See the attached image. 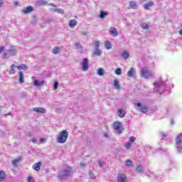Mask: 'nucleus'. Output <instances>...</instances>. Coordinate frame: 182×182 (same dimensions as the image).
<instances>
[{
  "label": "nucleus",
  "mask_w": 182,
  "mask_h": 182,
  "mask_svg": "<svg viewBox=\"0 0 182 182\" xmlns=\"http://www.w3.org/2000/svg\"><path fill=\"white\" fill-rule=\"evenodd\" d=\"M68 137H69V133L68 132V130H63L57 136V142L63 144V143H66Z\"/></svg>",
  "instance_id": "f257e3e1"
},
{
  "label": "nucleus",
  "mask_w": 182,
  "mask_h": 182,
  "mask_svg": "<svg viewBox=\"0 0 182 182\" xmlns=\"http://www.w3.org/2000/svg\"><path fill=\"white\" fill-rule=\"evenodd\" d=\"M154 93H163L166 84L164 83V82L159 80L154 82Z\"/></svg>",
  "instance_id": "f03ea898"
},
{
  "label": "nucleus",
  "mask_w": 182,
  "mask_h": 182,
  "mask_svg": "<svg viewBox=\"0 0 182 182\" xmlns=\"http://www.w3.org/2000/svg\"><path fill=\"white\" fill-rule=\"evenodd\" d=\"M70 174H72V168L68 167L59 173L58 178L63 181L68 180V178L70 176Z\"/></svg>",
  "instance_id": "7ed1b4c3"
},
{
  "label": "nucleus",
  "mask_w": 182,
  "mask_h": 182,
  "mask_svg": "<svg viewBox=\"0 0 182 182\" xmlns=\"http://www.w3.org/2000/svg\"><path fill=\"white\" fill-rule=\"evenodd\" d=\"M141 76L144 79H150L154 77V73L149 71L147 67H143L141 70Z\"/></svg>",
  "instance_id": "20e7f679"
},
{
  "label": "nucleus",
  "mask_w": 182,
  "mask_h": 182,
  "mask_svg": "<svg viewBox=\"0 0 182 182\" xmlns=\"http://www.w3.org/2000/svg\"><path fill=\"white\" fill-rule=\"evenodd\" d=\"M16 55V50L11 48L5 51L3 55V59H9L11 56H15Z\"/></svg>",
  "instance_id": "39448f33"
},
{
  "label": "nucleus",
  "mask_w": 182,
  "mask_h": 182,
  "mask_svg": "<svg viewBox=\"0 0 182 182\" xmlns=\"http://www.w3.org/2000/svg\"><path fill=\"white\" fill-rule=\"evenodd\" d=\"M113 127L114 130H115L118 134H122V133H123V124H122V122H115L113 124Z\"/></svg>",
  "instance_id": "423d86ee"
},
{
  "label": "nucleus",
  "mask_w": 182,
  "mask_h": 182,
  "mask_svg": "<svg viewBox=\"0 0 182 182\" xmlns=\"http://www.w3.org/2000/svg\"><path fill=\"white\" fill-rule=\"evenodd\" d=\"M82 69L84 72L89 70V60L87 58H84L81 63Z\"/></svg>",
  "instance_id": "0eeeda50"
},
{
  "label": "nucleus",
  "mask_w": 182,
  "mask_h": 182,
  "mask_svg": "<svg viewBox=\"0 0 182 182\" xmlns=\"http://www.w3.org/2000/svg\"><path fill=\"white\" fill-rule=\"evenodd\" d=\"M118 182H127V177L124 173H119L117 176Z\"/></svg>",
  "instance_id": "6e6552de"
},
{
  "label": "nucleus",
  "mask_w": 182,
  "mask_h": 182,
  "mask_svg": "<svg viewBox=\"0 0 182 182\" xmlns=\"http://www.w3.org/2000/svg\"><path fill=\"white\" fill-rule=\"evenodd\" d=\"M109 31V34L112 36H114V38H116V36H119V31H117V29H116V28L111 27Z\"/></svg>",
  "instance_id": "1a4fd4ad"
},
{
  "label": "nucleus",
  "mask_w": 182,
  "mask_h": 182,
  "mask_svg": "<svg viewBox=\"0 0 182 182\" xmlns=\"http://www.w3.org/2000/svg\"><path fill=\"white\" fill-rule=\"evenodd\" d=\"M21 12L23 14H25L26 15H27L28 14H31V12H33V7L28 6L24 9L21 10Z\"/></svg>",
  "instance_id": "9d476101"
},
{
  "label": "nucleus",
  "mask_w": 182,
  "mask_h": 182,
  "mask_svg": "<svg viewBox=\"0 0 182 182\" xmlns=\"http://www.w3.org/2000/svg\"><path fill=\"white\" fill-rule=\"evenodd\" d=\"M135 106H137V107H141V112L142 113H147V107H146V106L144 105L141 106V103L140 102L135 103Z\"/></svg>",
  "instance_id": "9b49d317"
},
{
  "label": "nucleus",
  "mask_w": 182,
  "mask_h": 182,
  "mask_svg": "<svg viewBox=\"0 0 182 182\" xmlns=\"http://www.w3.org/2000/svg\"><path fill=\"white\" fill-rule=\"evenodd\" d=\"M154 6V2L153 1H149L147 2L146 4L143 5L144 9H145V11H149V9H150V8H151V6Z\"/></svg>",
  "instance_id": "f8f14e48"
},
{
  "label": "nucleus",
  "mask_w": 182,
  "mask_h": 182,
  "mask_svg": "<svg viewBox=\"0 0 182 182\" xmlns=\"http://www.w3.org/2000/svg\"><path fill=\"white\" fill-rule=\"evenodd\" d=\"M176 146H182V134H179L176 139Z\"/></svg>",
  "instance_id": "ddd939ff"
},
{
  "label": "nucleus",
  "mask_w": 182,
  "mask_h": 182,
  "mask_svg": "<svg viewBox=\"0 0 182 182\" xmlns=\"http://www.w3.org/2000/svg\"><path fill=\"white\" fill-rule=\"evenodd\" d=\"M129 9H139V5L134 1H129Z\"/></svg>",
  "instance_id": "4468645a"
},
{
  "label": "nucleus",
  "mask_w": 182,
  "mask_h": 182,
  "mask_svg": "<svg viewBox=\"0 0 182 182\" xmlns=\"http://www.w3.org/2000/svg\"><path fill=\"white\" fill-rule=\"evenodd\" d=\"M102 53H103V52L100 48H95L92 53V56H102Z\"/></svg>",
  "instance_id": "2eb2a0df"
},
{
  "label": "nucleus",
  "mask_w": 182,
  "mask_h": 182,
  "mask_svg": "<svg viewBox=\"0 0 182 182\" xmlns=\"http://www.w3.org/2000/svg\"><path fill=\"white\" fill-rule=\"evenodd\" d=\"M33 110L36 113H46V109L43 107H35Z\"/></svg>",
  "instance_id": "dca6fc26"
},
{
  "label": "nucleus",
  "mask_w": 182,
  "mask_h": 182,
  "mask_svg": "<svg viewBox=\"0 0 182 182\" xmlns=\"http://www.w3.org/2000/svg\"><path fill=\"white\" fill-rule=\"evenodd\" d=\"M76 25H77V21L76 19H73L69 21V27L71 29H73Z\"/></svg>",
  "instance_id": "f3484780"
},
{
  "label": "nucleus",
  "mask_w": 182,
  "mask_h": 182,
  "mask_svg": "<svg viewBox=\"0 0 182 182\" xmlns=\"http://www.w3.org/2000/svg\"><path fill=\"white\" fill-rule=\"evenodd\" d=\"M41 166H42V163L41 162H38V163L34 164L33 165V168L36 171H39V170H41Z\"/></svg>",
  "instance_id": "a211bd4d"
},
{
  "label": "nucleus",
  "mask_w": 182,
  "mask_h": 182,
  "mask_svg": "<svg viewBox=\"0 0 182 182\" xmlns=\"http://www.w3.org/2000/svg\"><path fill=\"white\" fill-rule=\"evenodd\" d=\"M136 173L139 174H141V173H144V166L141 165H139L136 168Z\"/></svg>",
  "instance_id": "6ab92c4d"
},
{
  "label": "nucleus",
  "mask_w": 182,
  "mask_h": 182,
  "mask_svg": "<svg viewBox=\"0 0 182 182\" xmlns=\"http://www.w3.org/2000/svg\"><path fill=\"white\" fill-rule=\"evenodd\" d=\"M33 85L34 86H38V87L43 86V85H45V81H43V80L39 81V80H35L33 82Z\"/></svg>",
  "instance_id": "aec40b11"
},
{
  "label": "nucleus",
  "mask_w": 182,
  "mask_h": 182,
  "mask_svg": "<svg viewBox=\"0 0 182 182\" xmlns=\"http://www.w3.org/2000/svg\"><path fill=\"white\" fill-rule=\"evenodd\" d=\"M18 82L21 84L25 83V79L23 78V72L22 71L19 72Z\"/></svg>",
  "instance_id": "412c9836"
},
{
  "label": "nucleus",
  "mask_w": 182,
  "mask_h": 182,
  "mask_svg": "<svg viewBox=\"0 0 182 182\" xmlns=\"http://www.w3.org/2000/svg\"><path fill=\"white\" fill-rule=\"evenodd\" d=\"M134 73H136V70L134 68H131L130 70L127 72V75L128 77H132Z\"/></svg>",
  "instance_id": "4be33fe9"
},
{
  "label": "nucleus",
  "mask_w": 182,
  "mask_h": 182,
  "mask_svg": "<svg viewBox=\"0 0 182 182\" xmlns=\"http://www.w3.org/2000/svg\"><path fill=\"white\" fill-rule=\"evenodd\" d=\"M15 68H16V65H15V64H13L11 65L10 70L9 71V75H15L16 72L15 70Z\"/></svg>",
  "instance_id": "5701e85b"
},
{
  "label": "nucleus",
  "mask_w": 182,
  "mask_h": 182,
  "mask_svg": "<svg viewBox=\"0 0 182 182\" xmlns=\"http://www.w3.org/2000/svg\"><path fill=\"white\" fill-rule=\"evenodd\" d=\"M18 70H28V66L25 64H21V65L16 66Z\"/></svg>",
  "instance_id": "b1692460"
},
{
  "label": "nucleus",
  "mask_w": 182,
  "mask_h": 182,
  "mask_svg": "<svg viewBox=\"0 0 182 182\" xmlns=\"http://www.w3.org/2000/svg\"><path fill=\"white\" fill-rule=\"evenodd\" d=\"M36 4L38 5V6H43L45 5H48V1L45 0H38L36 2Z\"/></svg>",
  "instance_id": "393cba45"
},
{
  "label": "nucleus",
  "mask_w": 182,
  "mask_h": 182,
  "mask_svg": "<svg viewBox=\"0 0 182 182\" xmlns=\"http://www.w3.org/2000/svg\"><path fill=\"white\" fill-rule=\"evenodd\" d=\"M60 52V47L57 46V47H54L52 50V53L54 55H58L59 53Z\"/></svg>",
  "instance_id": "a878e982"
},
{
  "label": "nucleus",
  "mask_w": 182,
  "mask_h": 182,
  "mask_svg": "<svg viewBox=\"0 0 182 182\" xmlns=\"http://www.w3.org/2000/svg\"><path fill=\"white\" fill-rule=\"evenodd\" d=\"M121 56L123 58V59H129V56H130V53H129V51H124Z\"/></svg>",
  "instance_id": "bb28decb"
},
{
  "label": "nucleus",
  "mask_w": 182,
  "mask_h": 182,
  "mask_svg": "<svg viewBox=\"0 0 182 182\" xmlns=\"http://www.w3.org/2000/svg\"><path fill=\"white\" fill-rule=\"evenodd\" d=\"M75 46L76 49L80 50V52L81 53L83 52V46H82L80 43H77L75 44Z\"/></svg>",
  "instance_id": "cd10ccee"
},
{
  "label": "nucleus",
  "mask_w": 182,
  "mask_h": 182,
  "mask_svg": "<svg viewBox=\"0 0 182 182\" xmlns=\"http://www.w3.org/2000/svg\"><path fill=\"white\" fill-rule=\"evenodd\" d=\"M22 159L21 157L16 159L14 161H13L12 164L14 167H18V164L19 161H21Z\"/></svg>",
  "instance_id": "c85d7f7f"
},
{
  "label": "nucleus",
  "mask_w": 182,
  "mask_h": 182,
  "mask_svg": "<svg viewBox=\"0 0 182 182\" xmlns=\"http://www.w3.org/2000/svg\"><path fill=\"white\" fill-rule=\"evenodd\" d=\"M114 86L117 90H120V83L117 80H114Z\"/></svg>",
  "instance_id": "c756f323"
},
{
  "label": "nucleus",
  "mask_w": 182,
  "mask_h": 182,
  "mask_svg": "<svg viewBox=\"0 0 182 182\" xmlns=\"http://www.w3.org/2000/svg\"><path fill=\"white\" fill-rule=\"evenodd\" d=\"M119 117H124L126 116V112L123 109H119L118 111Z\"/></svg>",
  "instance_id": "7c9ffc66"
},
{
  "label": "nucleus",
  "mask_w": 182,
  "mask_h": 182,
  "mask_svg": "<svg viewBox=\"0 0 182 182\" xmlns=\"http://www.w3.org/2000/svg\"><path fill=\"white\" fill-rule=\"evenodd\" d=\"M107 15H108L107 12L101 11L100 14V18L101 19H103V18H106V16H107Z\"/></svg>",
  "instance_id": "2f4dec72"
},
{
  "label": "nucleus",
  "mask_w": 182,
  "mask_h": 182,
  "mask_svg": "<svg viewBox=\"0 0 182 182\" xmlns=\"http://www.w3.org/2000/svg\"><path fill=\"white\" fill-rule=\"evenodd\" d=\"M6 177V175H5V172H4V171H0V181H4Z\"/></svg>",
  "instance_id": "473e14b6"
},
{
  "label": "nucleus",
  "mask_w": 182,
  "mask_h": 182,
  "mask_svg": "<svg viewBox=\"0 0 182 182\" xmlns=\"http://www.w3.org/2000/svg\"><path fill=\"white\" fill-rule=\"evenodd\" d=\"M97 75L99 76H103V75H105V69L103 68H99L97 70Z\"/></svg>",
  "instance_id": "72a5a7b5"
},
{
  "label": "nucleus",
  "mask_w": 182,
  "mask_h": 182,
  "mask_svg": "<svg viewBox=\"0 0 182 182\" xmlns=\"http://www.w3.org/2000/svg\"><path fill=\"white\" fill-rule=\"evenodd\" d=\"M105 45L106 49H112V43H110V41H105Z\"/></svg>",
  "instance_id": "f704fd0d"
},
{
  "label": "nucleus",
  "mask_w": 182,
  "mask_h": 182,
  "mask_svg": "<svg viewBox=\"0 0 182 182\" xmlns=\"http://www.w3.org/2000/svg\"><path fill=\"white\" fill-rule=\"evenodd\" d=\"M141 28H142V29H149V26H148V24L146 23H142L141 24Z\"/></svg>",
  "instance_id": "c9c22d12"
},
{
  "label": "nucleus",
  "mask_w": 182,
  "mask_h": 182,
  "mask_svg": "<svg viewBox=\"0 0 182 182\" xmlns=\"http://www.w3.org/2000/svg\"><path fill=\"white\" fill-rule=\"evenodd\" d=\"M99 46H100V41H97L94 43V48L95 49L99 48Z\"/></svg>",
  "instance_id": "e433bc0d"
},
{
  "label": "nucleus",
  "mask_w": 182,
  "mask_h": 182,
  "mask_svg": "<svg viewBox=\"0 0 182 182\" xmlns=\"http://www.w3.org/2000/svg\"><path fill=\"white\" fill-rule=\"evenodd\" d=\"M33 20L31 21L32 25H36L38 23V19L36 18V16H33Z\"/></svg>",
  "instance_id": "4c0bfd02"
},
{
  "label": "nucleus",
  "mask_w": 182,
  "mask_h": 182,
  "mask_svg": "<svg viewBox=\"0 0 182 182\" xmlns=\"http://www.w3.org/2000/svg\"><path fill=\"white\" fill-rule=\"evenodd\" d=\"M116 75H122V68H118L115 70Z\"/></svg>",
  "instance_id": "58836bf2"
},
{
  "label": "nucleus",
  "mask_w": 182,
  "mask_h": 182,
  "mask_svg": "<svg viewBox=\"0 0 182 182\" xmlns=\"http://www.w3.org/2000/svg\"><path fill=\"white\" fill-rule=\"evenodd\" d=\"M125 164L126 166H128L129 167H130V166L133 164V161H132V160H127L125 161Z\"/></svg>",
  "instance_id": "ea45409f"
},
{
  "label": "nucleus",
  "mask_w": 182,
  "mask_h": 182,
  "mask_svg": "<svg viewBox=\"0 0 182 182\" xmlns=\"http://www.w3.org/2000/svg\"><path fill=\"white\" fill-rule=\"evenodd\" d=\"M176 149L178 153H182V146L176 145Z\"/></svg>",
  "instance_id": "a19ab883"
},
{
  "label": "nucleus",
  "mask_w": 182,
  "mask_h": 182,
  "mask_svg": "<svg viewBox=\"0 0 182 182\" xmlns=\"http://www.w3.org/2000/svg\"><path fill=\"white\" fill-rule=\"evenodd\" d=\"M125 147H126V149H127L129 150V149H130V147H132V143L131 142H126L125 143Z\"/></svg>",
  "instance_id": "79ce46f5"
},
{
  "label": "nucleus",
  "mask_w": 182,
  "mask_h": 182,
  "mask_svg": "<svg viewBox=\"0 0 182 182\" xmlns=\"http://www.w3.org/2000/svg\"><path fill=\"white\" fill-rule=\"evenodd\" d=\"M159 134H161L162 139H166V137H167V133L159 132Z\"/></svg>",
  "instance_id": "37998d69"
},
{
  "label": "nucleus",
  "mask_w": 182,
  "mask_h": 182,
  "mask_svg": "<svg viewBox=\"0 0 182 182\" xmlns=\"http://www.w3.org/2000/svg\"><path fill=\"white\" fill-rule=\"evenodd\" d=\"M57 12H58V14H61L62 15H63V14H65V11H63V9H57Z\"/></svg>",
  "instance_id": "c03bdc74"
},
{
  "label": "nucleus",
  "mask_w": 182,
  "mask_h": 182,
  "mask_svg": "<svg viewBox=\"0 0 182 182\" xmlns=\"http://www.w3.org/2000/svg\"><path fill=\"white\" fill-rule=\"evenodd\" d=\"M134 141H136V137L132 136V137L129 139V143H131L132 144H133V142H134Z\"/></svg>",
  "instance_id": "a18cd8bd"
},
{
  "label": "nucleus",
  "mask_w": 182,
  "mask_h": 182,
  "mask_svg": "<svg viewBox=\"0 0 182 182\" xmlns=\"http://www.w3.org/2000/svg\"><path fill=\"white\" fill-rule=\"evenodd\" d=\"M58 86H59V82H58L57 81H55L54 82V85H53V87H54V90H56L58 89Z\"/></svg>",
  "instance_id": "49530a36"
},
{
  "label": "nucleus",
  "mask_w": 182,
  "mask_h": 182,
  "mask_svg": "<svg viewBox=\"0 0 182 182\" xmlns=\"http://www.w3.org/2000/svg\"><path fill=\"white\" fill-rule=\"evenodd\" d=\"M28 182H35V179L33 177L29 176L28 178Z\"/></svg>",
  "instance_id": "de8ad7c7"
},
{
  "label": "nucleus",
  "mask_w": 182,
  "mask_h": 182,
  "mask_svg": "<svg viewBox=\"0 0 182 182\" xmlns=\"http://www.w3.org/2000/svg\"><path fill=\"white\" fill-rule=\"evenodd\" d=\"M4 50H5V47L0 46V53H2V52H4Z\"/></svg>",
  "instance_id": "09e8293b"
},
{
  "label": "nucleus",
  "mask_w": 182,
  "mask_h": 182,
  "mask_svg": "<svg viewBox=\"0 0 182 182\" xmlns=\"http://www.w3.org/2000/svg\"><path fill=\"white\" fill-rule=\"evenodd\" d=\"M90 178H95L96 176H95V174H93L92 172H90Z\"/></svg>",
  "instance_id": "8fccbe9b"
},
{
  "label": "nucleus",
  "mask_w": 182,
  "mask_h": 182,
  "mask_svg": "<svg viewBox=\"0 0 182 182\" xmlns=\"http://www.w3.org/2000/svg\"><path fill=\"white\" fill-rule=\"evenodd\" d=\"M4 6V0H0V8Z\"/></svg>",
  "instance_id": "3c124183"
},
{
  "label": "nucleus",
  "mask_w": 182,
  "mask_h": 182,
  "mask_svg": "<svg viewBox=\"0 0 182 182\" xmlns=\"http://www.w3.org/2000/svg\"><path fill=\"white\" fill-rule=\"evenodd\" d=\"M50 11H51L52 12H57L58 9H55V8L50 9Z\"/></svg>",
  "instance_id": "603ef678"
},
{
  "label": "nucleus",
  "mask_w": 182,
  "mask_h": 182,
  "mask_svg": "<svg viewBox=\"0 0 182 182\" xmlns=\"http://www.w3.org/2000/svg\"><path fill=\"white\" fill-rule=\"evenodd\" d=\"M100 167H103V162L102 161H99Z\"/></svg>",
  "instance_id": "864d4df0"
},
{
  "label": "nucleus",
  "mask_w": 182,
  "mask_h": 182,
  "mask_svg": "<svg viewBox=\"0 0 182 182\" xmlns=\"http://www.w3.org/2000/svg\"><path fill=\"white\" fill-rule=\"evenodd\" d=\"M31 141H32V143H36V141H37L36 138H33Z\"/></svg>",
  "instance_id": "5fc2aeb1"
},
{
  "label": "nucleus",
  "mask_w": 182,
  "mask_h": 182,
  "mask_svg": "<svg viewBox=\"0 0 182 182\" xmlns=\"http://www.w3.org/2000/svg\"><path fill=\"white\" fill-rule=\"evenodd\" d=\"M80 167H81V168H83V167H86V165L83 163H81L80 164Z\"/></svg>",
  "instance_id": "6e6d98bb"
},
{
  "label": "nucleus",
  "mask_w": 182,
  "mask_h": 182,
  "mask_svg": "<svg viewBox=\"0 0 182 182\" xmlns=\"http://www.w3.org/2000/svg\"><path fill=\"white\" fill-rule=\"evenodd\" d=\"M40 141H41V143H45V139H44L43 138H41V139H40Z\"/></svg>",
  "instance_id": "4d7b16f0"
},
{
  "label": "nucleus",
  "mask_w": 182,
  "mask_h": 182,
  "mask_svg": "<svg viewBox=\"0 0 182 182\" xmlns=\"http://www.w3.org/2000/svg\"><path fill=\"white\" fill-rule=\"evenodd\" d=\"M15 6H19V1H15Z\"/></svg>",
  "instance_id": "13d9d810"
},
{
  "label": "nucleus",
  "mask_w": 182,
  "mask_h": 182,
  "mask_svg": "<svg viewBox=\"0 0 182 182\" xmlns=\"http://www.w3.org/2000/svg\"><path fill=\"white\" fill-rule=\"evenodd\" d=\"M104 136H105V137H106V138H108V137H109V135L107 134V133H105V134H104Z\"/></svg>",
  "instance_id": "bf43d9fd"
},
{
  "label": "nucleus",
  "mask_w": 182,
  "mask_h": 182,
  "mask_svg": "<svg viewBox=\"0 0 182 182\" xmlns=\"http://www.w3.org/2000/svg\"><path fill=\"white\" fill-rule=\"evenodd\" d=\"M49 5H50V6H55V8H56V5H55L54 4H50Z\"/></svg>",
  "instance_id": "052dcab7"
},
{
  "label": "nucleus",
  "mask_w": 182,
  "mask_h": 182,
  "mask_svg": "<svg viewBox=\"0 0 182 182\" xmlns=\"http://www.w3.org/2000/svg\"><path fill=\"white\" fill-rule=\"evenodd\" d=\"M82 35H83L84 36H86V35H87V33L83 32V33H82Z\"/></svg>",
  "instance_id": "680f3d73"
},
{
  "label": "nucleus",
  "mask_w": 182,
  "mask_h": 182,
  "mask_svg": "<svg viewBox=\"0 0 182 182\" xmlns=\"http://www.w3.org/2000/svg\"><path fill=\"white\" fill-rule=\"evenodd\" d=\"M171 123L172 125L174 124V120L171 119Z\"/></svg>",
  "instance_id": "e2e57ef3"
},
{
  "label": "nucleus",
  "mask_w": 182,
  "mask_h": 182,
  "mask_svg": "<svg viewBox=\"0 0 182 182\" xmlns=\"http://www.w3.org/2000/svg\"><path fill=\"white\" fill-rule=\"evenodd\" d=\"M141 2H147V0H139Z\"/></svg>",
  "instance_id": "0e129e2a"
},
{
  "label": "nucleus",
  "mask_w": 182,
  "mask_h": 182,
  "mask_svg": "<svg viewBox=\"0 0 182 182\" xmlns=\"http://www.w3.org/2000/svg\"><path fill=\"white\" fill-rule=\"evenodd\" d=\"M179 33L180 35H182V30H180Z\"/></svg>",
  "instance_id": "69168bd1"
},
{
  "label": "nucleus",
  "mask_w": 182,
  "mask_h": 182,
  "mask_svg": "<svg viewBox=\"0 0 182 182\" xmlns=\"http://www.w3.org/2000/svg\"><path fill=\"white\" fill-rule=\"evenodd\" d=\"M77 2H81L82 3V0H77Z\"/></svg>",
  "instance_id": "338daca9"
},
{
  "label": "nucleus",
  "mask_w": 182,
  "mask_h": 182,
  "mask_svg": "<svg viewBox=\"0 0 182 182\" xmlns=\"http://www.w3.org/2000/svg\"><path fill=\"white\" fill-rule=\"evenodd\" d=\"M28 136H31V132H28Z\"/></svg>",
  "instance_id": "774afa93"
}]
</instances>
